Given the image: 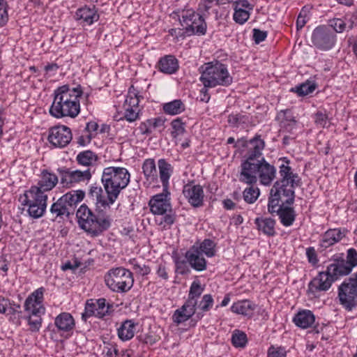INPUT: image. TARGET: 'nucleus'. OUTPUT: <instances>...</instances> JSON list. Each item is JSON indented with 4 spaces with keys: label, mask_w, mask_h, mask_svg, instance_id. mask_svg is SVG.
Segmentation results:
<instances>
[{
    "label": "nucleus",
    "mask_w": 357,
    "mask_h": 357,
    "mask_svg": "<svg viewBox=\"0 0 357 357\" xmlns=\"http://www.w3.org/2000/svg\"><path fill=\"white\" fill-rule=\"evenodd\" d=\"M328 120V114L326 113V112H323L321 111H318L314 114L315 123L321 126L323 128L326 126Z\"/></svg>",
    "instance_id": "nucleus-57"
},
{
    "label": "nucleus",
    "mask_w": 357,
    "mask_h": 357,
    "mask_svg": "<svg viewBox=\"0 0 357 357\" xmlns=\"http://www.w3.org/2000/svg\"><path fill=\"white\" fill-rule=\"evenodd\" d=\"M180 22L185 29V32L189 36H204L206 33L207 25L204 17L198 13L187 10L182 15Z\"/></svg>",
    "instance_id": "nucleus-10"
},
{
    "label": "nucleus",
    "mask_w": 357,
    "mask_h": 357,
    "mask_svg": "<svg viewBox=\"0 0 357 357\" xmlns=\"http://www.w3.org/2000/svg\"><path fill=\"white\" fill-rule=\"evenodd\" d=\"M249 144L251 146H248L246 159L241 164V170L243 171V175L246 178H251L248 174H245V170H249L252 165L255 164V160H260L262 156V151L265 147V142L264 139H261L260 135H256L252 139L249 140Z\"/></svg>",
    "instance_id": "nucleus-12"
},
{
    "label": "nucleus",
    "mask_w": 357,
    "mask_h": 357,
    "mask_svg": "<svg viewBox=\"0 0 357 357\" xmlns=\"http://www.w3.org/2000/svg\"><path fill=\"white\" fill-rule=\"evenodd\" d=\"M231 343L236 348H244L248 343L246 334L239 330H235L231 335Z\"/></svg>",
    "instance_id": "nucleus-42"
},
{
    "label": "nucleus",
    "mask_w": 357,
    "mask_h": 357,
    "mask_svg": "<svg viewBox=\"0 0 357 357\" xmlns=\"http://www.w3.org/2000/svg\"><path fill=\"white\" fill-rule=\"evenodd\" d=\"M142 169L144 174L148 181L151 182L157 181V169L153 159L149 158L145 160L142 165Z\"/></svg>",
    "instance_id": "nucleus-34"
},
{
    "label": "nucleus",
    "mask_w": 357,
    "mask_h": 357,
    "mask_svg": "<svg viewBox=\"0 0 357 357\" xmlns=\"http://www.w3.org/2000/svg\"><path fill=\"white\" fill-rule=\"evenodd\" d=\"M95 301L96 307L98 311V318H103L109 314V309L112 307V305L109 303L107 304L105 298H101L95 300Z\"/></svg>",
    "instance_id": "nucleus-43"
},
{
    "label": "nucleus",
    "mask_w": 357,
    "mask_h": 357,
    "mask_svg": "<svg viewBox=\"0 0 357 357\" xmlns=\"http://www.w3.org/2000/svg\"><path fill=\"white\" fill-rule=\"evenodd\" d=\"M85 195V192L82 190L68 192L52 204L50 213L54 215L55 218L62 219L63 216L69 218L74 213L77 204L84 199Z\"/></svg>",
    "instance_id": "nucleus-7"
},
{
    "label": "nucleus",
    "mask_w": 357,
    "mask_h": 357,
    "mask_svg": "<svg viewBox=\"0 0 357 357\" xmlns=\"http://www.w3.org/2000/svg\"><path fill=\"white\" fill-rule=\"evenodd\" d=\"M169 190L152 197L149 202L151 211L155 215H163L156 220L158 224L164 229L172 225L176 220V215L172 212Z\"/></svg>",
    "instance_id": "nucleus-6"
},
{
    "label": "nucleus",
    "mask_w": 357,
    "mask_h": 357,
    "mask_svg": "<svg viewBox=\"0 0 357 357\" xmlns=\"http://www.w3.org/2000/svg\"><path fill=\"white\" fill-rule=\"evenodd\" d=\"M73 135L69 127L59 125L49 129L47 140L55 148H64L72 140Z\"/></svg>",
    "instance_id": "nucleus-14"
},
{
    "label": "nucleus",
    "mask_w": 357,
    "mask_h": 357,
    "mask_svg": "<svg viewBox=\"0 0 357 357\" xmlns=\"http://www.w3.org/2000/svg\"><path fill=\"white\" fill-rule=\"evenodd\" d=\"M137 324L132 319H126L123 321L117 329L119 337L123 341L132 339L135 333Z\"/></svg>",
    "instance_id": "nucleus-31"
},
{
    "label": "nucleus",
    "mask_w": 357,
    "mask_h": 357,
    "mask_svg": "<svg viewBox=\"0 0 357 357\" xmlns=\"http://www.w3.org/2000/svg\"><path fill=\"white\" fill-rule=\"evenodd\" d=\"M54 325L59 331L70 332L75 326L73 317L69 312H61L56 317Z\"/></svg>",
    "instance_id": "nucleus-26"
},
{
    "label": "nucleus",
    "mask_w": 357,
    "mask_h": 357,
    "mask_svg": "<svg viewBox=\"0 0 357 357\" xmlns=\"http://www.w3.org/2000/svg\"><path fill=\"white\" fill-rule=\"evenodd\" d=\"M245 117L241 114H230L228 116V123L234 126H238V124L245 122Z\"/></svg>",
    "instance_id": "nucleus-62"
},
{
    "label": "nucleus",
    "mask_w": 357,
    "mask_h": 357,
    "mask_svg": "<svg viewBox=\"0 0 357 357\" xmlns=\"http://www.w3.org/2000/svg\"><path fill=\"white\" fill-rule=\"evenodd\" d=\"M130 173L127 169L119 167H108L103 169L101 181L105 193L100 185H90L87 195L94 203L92 211L86 204L77 209L76 216L81 229L93 236L107 230L112 224L108 212L118 199L120 192L130 182Z\"/></svg>",
    "instance_id": "nucleus-1"
},
{
    "label": "nucleus",
    "mask_w": 357,
    "mask_h": 357,
    "mask_svg": "<svg viewBox=\"0 0 357 357\" xmlns=\"http://www.w3.org/2000/svg\"><path fill=\"white\" fill-rule=\"evenodd\" d=\"M60 178V183L63 188H71L76 183L80 182L89 181L92 176L89 169L84 171L72 170L66 167H59L56 169Z\"/></svg>",
    "instance_id": "nucleus-11"
},
{
    "label": "nucleus",
    "mask_w": 357,
    "mask_h": 357,
    "mask_svg": "<svg viewBox=\"0 0 357 357\" xmlns=\"http://www.w3.org/2000/svg\"><path fill=\"white\" fill-rule=\"evenodd\" d=\"M306 256L309 263L315 266L318 264L319 259L315 249L313 247H309L306 249Z\"/></svg>",
    "instance_id": "nucleus-60"
},
{
    "label": "nucleus",
    "mask_w": 357,
    "mask_h": 357,
    "mask_svg": "<svg viewBox=\"0 0 357 357\" xmlns=\"http://www.w3.org/2000/svg\"><path fill=\"white\" fill-rule=\"evenodd\" d=\"M219 0H201L198 6V13L204 17L213 14L217 20L219 18Z\"/></svg>",
    "instance_id": "nucleus-24"
},
{
    "label": "nucleus",
    "mask_w": 357,
    "mask_h": 357,
    "mask_svg": "<svg viewBox=\"0 0 357 357\" xmlns=\"http://www.w3.org/2000/svg\"><path fill=\"white\" fill-rule=\"evenodd\" d=\"M23 198L22 201V205H29L32 204L33 203L35 204H43L45 202V204H47V195L44 193V192L39 190V188H36V186L33 185L30 188L29 190L25 191L23 195Z\"/></svg>",
    "instance_id": "nucleus-21"
},
{
    "label": "nucleus",
    "mask_w": 357,
    "mask_h": 357,
    "mask_svg": "<svg viewBox=\"0 0 357 357\" xmlns=\"http://www.w3.org/2000/svg\"><path fill=\"white\" fill-rule=\"evenodd\" d=\"M172 130L171 135L172 137L176 138L179 135H182L185 132V123L183 122L181 118H176L171 122Z\"/></svg>",
    "instance_id": "nucleus-45"
},
{
    "label": "nucleus",
    "mask_w": 357,
    "mask_h": 357,
    "mask_svg": "<svg viewBox=\"0 0 357 357\" xmlns=\"http://www.w3.org/2000/svg\"><path fill=\"white\" fill-rule=\"evenodd\" d=\"M347 229L342 231L340 229H330L323 235L321 245L324 248H328L339 242L346 236Z\"/></svg>",
    "instance_id": "nucleus-25"
},
{
    "label": "nucleus",
    "mask_w": 357,
    "mask_h": 357,
    "mask_svg": "<svg viewBox=\"0 0 357 357\" xmlns=\"http://www.w3.org/2000/svg\"><path fill=\"white\" fill-rule=\"evenodd\" d=\"M282 163L279 167L280 178L273 185L268 199V211L274 213V208L280 202L286 205H292L295 200V188L302 185L301 178L298 174L294 173L289 166V160L282 158Z\"/></svg>",
    "instance_id": "nucleus-2"
},
{
    "label": "nucleus",
    "mask_w": 357,
    "mask_h": 357,
    "mask_svg": "<svg viewBox=\"0 0 357 357\" xmlns=\"http://www.w3.org/2000/svg\"><path fill=\"white\" fill-rule=\"evenodd\" d=\"M213 299L211 294H205L203 296L198 307L203 312L208 311L213 306Z\"/></svg>",
    "instance_id": "nucleus-52"
},
{
    "label": "nucleus",
    "mask_w": 357,
    "mask_h": 357,
    "mask_svg": "<svg viewBox=\"0 0 357 357\" xmlns=\"http://www.w3.org/2000/svg\"><path fill=\"white\" fill-rule=\"evenodd\" d=\"M328 27L333 28L334 33H342L346 30L347 24L340 18H333L328 22Z\"/></svg>",
    "instance_id": "nucleus-50"
},
{
    "label": "nucleus",
    "mask_w": 357,
    "mask_h": 357,
    "mask_svg": "<svg viewBox=\"0 0 357 357\" xmlns=\"http://www.w3.org/2000/svg\"><path fill=\"white\" fill-rule=\"evenodd\" d=\"M344 262L352 269L357 266V251L356 249L349 248L347 250Z\"/></svg>",
    "instance_id": "nucleus-51"
},
{
    "label": "nucleus",
    "mask_w": 357,
    "mask_h": 357,
    "mask_svg": "<svg viewBox=\"0 0 357 357\" xmlns=\"http://www.w3.org/2000/svg\"><path fill=\"white\" fill-rule=\"evenodd\" d=\"M315 317L312 311L303 310L299 311L293 318V321L299 328H307L314 324Z\"/></svg>",
    "instance_id": "nucleus-29"
},
{
    "label": "nucleus",
    "mask_w": 357,
    "mask_h": 357,
    "mask_svg": "<svg viewBox=\"0 0 357 357\" xmlns=\"http://www.w3.org/2000/svg\"><path fill=\"white\" fill-rule=\"evenodd\" d=\"M21 305L20 304L15 303L14 301H10V304L8 306V314L15 316L17 314L18 319H23L22 312L20 310Z\"/></svg>",
    "instance_id": "nucleus-59"
},
{
    "label": "nucleus",
    "mask_w": 357,
    "mask_h": 357,
    "mask_svg": "<svg viewBox=\"0 0 357 357\" xmlns=\"http://www.w3.org/2000/svg\"><path fill=\"white\" fill-rule=\"evenodd\" d=\"M257 305L249 300H241L234 303L231 306L232 312L243 316L251 317Z\"/></svg>",
    "instance_id": "nucleus-27"
},
{
    "label": "nucleus",
    "mask_w": 357,
    "mask_h": 357,
    "mask_svg": "<svg viewBox=\"0 0 357 357\" xmlns=\"http://www.w3.org/2000/svg\"><path fill=\"white\" fill-rule=\"evenodd\" d=\"M94 299H89L86 301L84 307V312L82 313V319L86 321L88 318L94 316L97 317V309Z\"/></svg>",
    "instance_id": "nucleus-44"
},
{
    "label": "nucleus",
    "mask_w": 357,
    "mask_h": 357,
    "mask_svg": "<svg viewBox=\"0 0 357 357\" xmlns=\"http://www.w3.org/2000/svg\"><path fill=\"white\" fill-rule=\"evenodd\" d=\"M159 70L168 75L175 73L178 69V61L173 55H166L158 61Z\"/></svg>",
    "instance_id": "nucleus-30"
},
{
    "label": "nucleus",
    "mask_w": 357,
    "mask_h": 357,
    "mask_svg": "<svg viewBox=\"0 0 357 357\" xmlns=\"http://www.w3.org/2000/svg\"><path fill=\"white\" fill-rule=\"evenodd\" d=\"M337 297L340 303L347 311H351L357 306V272L338 287Z\"/></svg>",
    "instance_id": "nucleus-9"
},
{
    "label": "nucleus",
    "mask_w": 357,
    "mask_h": 357,
    "mask_svg": "<svg viewBox=\"0 0 357 357\" xmlns=\"http://www.w3.org/2000/svg\"><path fill=\"white\" fill-rule=\"evenodd\" d=\"M158 165L162 188L167 191L169 190V179L173 172V167L163 158L158 160Z\"/></svg>",
    "instance_id": "nucleus-32"
},
{
    "label": "nucleus",
    "mask_w": 357,
    "mask_h": 357,
    "mask_svg": "<svg viewBox=\"0 0 357 357\" xmlns=\"http://www.w3.org/2000/svg\"><path fill=\"white\" fill-rule=\"evenodd\" d=\"M74 18L82 26H89L97 22L100 15L95 6L92 7L85 6L77 10Z\"/></svg>",
    "instance_id": "nucleus-18"
},
{
    "label": "nucleus",
    "mask_w": 357,
    "mask_h": 357,
    "mask_svg": "<svg viewBox=\"0 0 357 357\" xmlns=\"http://www.w3.org/2000/svg\"><path fill=\"white\" fill-rule=\"evenodd\" d=\"M291 205H286V204H279L277 208H274V213H276L280 220L281 223L284 227H289L293 225L296 219V212Z\"/></svg>",
    "instance_id": "nucleus-22"
},
{
    "label": "nucleus",
    "mask_w": 357,
    "mask_h": 357,
    "mask_svg": "<svg viewBox=\"0 0 357 357\" xmlns=\"http://www.w3.org/2000/svg\"><path fill=\"white\" fill-rule=\"evenodd\" d=\"M197 303L186 300L184 304L176 310L172 315L174 323L179 325L190 319L196 312Z\"/></svg>",
    "instance_id": "nucleus-20"
},
{
    "label": "nucleus",
    "mask_w": 357,
    "mask_h": 357,
    "mask_svg": "<svg viewBox=\"0 0 357 357\" xmlns=\"http://www.w3.org/2000/svg\"><path fill=\"white\" fill-rule=\"evenodd\" d=\"M82 94L80 85L70 88L65 84L58 87L54 91V100L49 110L50 115L56 119L75 118L80 112L79 98Z\"/></svg>",
    "instance_id": "nucleus-3"
},
{
    "label": "nucleus",
    "mask_w": 357,
    "mask_h": 357,
    "mask_svg": "<svg viewBox=\"0 0 357 357\" xmlns=\"http://www.w3.org/2000/svg\"><path fill=\"white\" fill-rule=\"evenodd\" d=\"M267 37V31H261L258 29H253V39L255 43L259 44L266 40Z\"/></svg>",
    "instance_id": "nucleus-63"
},
{
    "label": "nucleus",
    "mask_w": 357,
    "mask_h": 357,
    "mask_svg": "<svg viewBox=\"0 0 357 357\" xmlns=\"http://www.w3.org/2000/svg\"><path fill=\"white\" fill-rule=\"evenodd\" d=\"M197 245L198 251L202 255H205L208 257H212L215 255V243L209 238L204 239L199 245Z\"/></svg>",
    "instance_id": "nucleus-35"
},
{
    "label": "nucleus",
    "mask_w": 357,
    "mask_h": 357,
    "mask_svg": "<svg viewBox=\"0 0 357 357\" xmlns=\"http://www.w3.org/2000/svg\"><path fill=\"white\" fill-rule=\"evenodd\" d=\"M317 85L314 82L307 80L294 88L291 91L296 93L299 96H304L312 93L317 88Z\"/></svg>",
    "instance_id": "nucleus-38"
},
{
    "label": "nucleus",
    "mask_w": 357,
    "mask_h": 357,
    "mask_svg": "<svg viewBox=\"0 0 357 357\" xmlns=\"http://www.w3.org/2000/svg\"><path fill=\"white\" fill-rule=\"evenodd\" d=\"M172 259L175 264V272L176 273L184 275L190 273L189 264L185 257L183 258L178 255H174Z\"/></svg>",
    "instance_id": "nucleus-36"
},
{
    "label": "nucleus",
    "mask_w": 357,
    "mask_h": 357,
    "mask_svg": "<svg viewBox=\"0 0 357 357\" xmlns=\"http://www.w3.org/2000/svg\"><path fill=\"white\" fill-rule=\"evenodd\" d=\"M25 206L28 207L27 212L29 216L35 219L42 217L47 208V204H45V202L40 204H35L33 203L32 204Z\"/></svg>",
    "instance_id": "nucleus-41"
},
{
    "label": "nucleus",
    "mask_w": 357,
    "mask_h": 357,
    "mask_svg": "<svg viewBox=\"0 0 357 357\" xmlns=\"http://www.w3.org/2000/svg\"><path fill=\"white\" fill-rule=\"evenodd\" d=\"M107 287L116 293H126L134 284L132 273L123 267L111 268L105 275Z\"/></svg>",
    "instance_id": "nucleus-8"
},
{
    "label": "nucleus",
    "mask_w": 357,
    "mask_h": 357,
    "mask_svg": "<svg viewBox=\"0 0 357 357\" xmlns=\"http://www.w3.org/2000/svg\"><path fill=\"white\" fill-rule=\"evenodd\" d=\"M335 281L325 271H321L308 284L307 294L315 296L319 291H326Z\"/></svg>",
    "instance_id": "nucleus-17"
},
{
    "label": "nucleus",
    "mask_w": 357,
    "mask_h": 357,
    "mask_svg": "<svg viewBox=\"0 0 357 357\" xmlns=\"http://www.w3.org/2000/svg\"><path fill=\"white\" fill-rule=\"evenodd\" d=\"M255 224L259 231L263 233L268 237H273L276 235L275 224L276 222L271 218L258 217L255 220Z\"/></svg>",
    "instance_id": "nucleus-23"
},
{
    "label": "nucleus",
    "mask_w": 357,
    "mask_h": 357,
    "mask_svg": "<svg viewBox=\"0 0 357 357\" xmlns=\"http://www.w3.org/2000/svg\"><path fill=\"white\" fill-rule=\"evenodd\" d=\"M307 10L305 9V8H302L301 10L296 22V29L297 31L301 30L307 23Z\"/></svg>",
    "instance_id": "nucleus-58"
},
{
    "label": "nucleus",
    "mask_w": 357,
    "mask_h": 357,
    "mask_svg": "<svg viewBox=\"0 0 357 357\" xmlns=\"http://www.w3.org/2000/svg\"><path fill=\"white\" fill-rule=\"evenodd\" d=\"M201 82L206 87L217 86H229L233 82V77L229 74L227 65L218 61H211L199 68Z\"/></svg>",
    "instance_id": "nucleus-4"
},
{
    "label": "nucleus",
    "mask_w": 357,
    "mask_h": 357,
    "mask_svg": "<svg viewBox=\"0 0 357 357\" xmlns=\"http://www.w3.org/2000/svg\"><path fill=\"white\" fill-rule=\"evenodd\" d=\"M8 4L5 0H0V27L3 26L8 21Z\"/></svg>",
    "instance_id": "nucleus-53"
},
{
    "label": "nucleus",
    "mask_w": 357,
    "mask_h": 357,
    "mask_svg": "<svg viewBox=\"0 0 357 357\" xmlns=\"http://www.w3.org/2000/svg\"><path fill=\"white\" fill-rule=\"evenodd\" d=\"M279 119H282L280 124L281 126L288 130H291L296 125V121L291 115V111L289 109L282 110L278 116Z\"/></svg>",
    "instance_id": "nucleus-39"
},
{
    "label": "nucleus",
    "mask_w": 357,
    "mask_h": 357,
    "mask_svg": "<svg viewBox=\"0 0 357 357\" xmlns=\"http://www.w3.org/2000/svg\"><path fill=\"white\" fill-rule=\"evenodd\" d=\"M312 43L317 49L328 50L336 43V34L328 26L321 25L316 27L312 34Z\"/></svg>",
    "instance_id": "nucleus-13"
},
{
    "label": "nucleus",
    "mask_w": 357,
    "mask_h": 357,
    "mask_svg": "<svg viewBox=\"0 0 357 357\" xmlns=\"http://www.w3.org/2000/svg\"><path fill=\"white\" fill-rule=\"evenodd\" d=\"M125 107V113L123 118H121V119H125L126 121L129 122H133L136 121L138 119L139 114L137 111V109L136 108H132V107Z\"/></svg>",
    "instance_id": "nucleus-56"
},
{
    "label": "nucleus",
    "mask_w": 357,
    "mask_h": 357,
    "mask_svg": "<svg viewBox=\"0 0 357 357\" xmlns=\"http://www.w3.org/2000/svg\"><path fill=\"white\" fill-rule=\"evenodd\" d=\"M44 291L45 289L43 287H40L35 290L28 297H31V298L33 299L35 303H38V305H42Z\"/></svg>",
    "instance_id": "nucleus-61"
},
{
    "label": "nucleus",
    "mask_w": 357,
    "mask_h": 357,
    "mask_svg": "<svg viewBox=\"0 0 357 357\" xmlns=\"http://www.w3.org/2000/svg\"><path fill=\"white\" fill-rule=\"evenodd\" d=\"M162 109L167 114L177 115L185 111V106L181 100L176 99L163 104Z\"/></svg>",
    "instance_id": "nucleus-33"
},
{
    "label": "nucleus",
    "mask_w": 357,
    "mask_h": 357,
    "mask_svg": "<svg viewBox=\"0 0 357 357\" xmlns=\"http://www.w3.org/2000/svg\"><path fill=\"white\" fill-rule=\"evenodd\" d=\"M259 194L260 192L258 188L252 186L246 188L243 192V199L248 204H253L258 199Z\"/></svg>",
    "instance_id": "nucleus-47"
},
{
    "label": "nucleus",
    "mask_w": 357,
    "mask_h": 357,
    "mask_svg": "<svg viewBox=\"0 0 357 357\" xmlns=\"http://www.w3.org/2000/svg\"><path fill=\"white\" fill-rule=\"evenodd\" d=\"M131 264L133 265L134 271L138 275L144 276L149 274L151 272V268L149 266L146 264H140L136 262L135 259L131 262Z\"/></svg>",
    "instance_id": "nucleus-55"
},
{
    "label": "nucleus",
    "mask_w": 357,
    "mask_h": 357,
    "mask_svg": "<svg viewBox=\"0 0 357 357\" xmlns=\"http://www.w3.org/2000/svg\"><path fill=\"white\" fill-rule=\"evenodd\" d=\"M234 13L233 15L234 20L239 24H243L245 22H247L250 17V12L245 9L242 8H234Z\"/></svg>",
    "instance_id": "nucleus-48"
},
{
    "label": "nucleus",
    "mask_w": 357,
    "mask_h": 357,
    "mask_svg": "<svg viewBox=\"0 0 357 357\" xmlns=\"http://www.w3.org/2000/svg\"><path fill=\"white\" fill-rule=\"evenodd\" d=\"M331 261L332 262L327 266L326 273L335 281L344 276L349 275L353 270L344 262V255L343 253L334 255Z\"/></svg>",
    "instance_id": "nucleus-15"
},
{
    "label": "nucleus",
    "mask_w": 357,
    "mask_h": 357,
    "mask_svg": "<svg viewBox=\"0 0 357 357\" xmlns=\"http://www.w3.org/2000/svg\"><path fill=\"white\" fill-rule=\"evenodd\" d=\"M246 173L252 177L246 178V176L243 175V171L241 170L239 175V181L241 182L248 185H254L257 182V174H258L261 184L268 186L275 178L276 168L262 157L255 164L252 165L249 170H245V174Z\"/></svg>",
    "instance_id": "nucleus-5"
},
{
    "label": "nucleus",
    "mask_w": 357,
    "mask_h": 357,
    "mask_svg": "<svg viewBox=\"0 0 357 357\" xmlns=\"http://www.w3.org/2000/svg\"><path fill=\"white\" fill-rule=\"evenodd\" d=\"M203 291L204 289L201 287L199 282L194 281L190 287L187 300L197 303V299L201 296Z\"/></svg>",
    "instance_id": "nucleus-46"
},
{
    "label": "nucleus",
    "mask_w": 357,
    "mask_h": 357,
    "mask_svg": "<svg viewBox=\"0 0 357 357\" xmlns=\"http://www.w3.org/2000/svg\"><path fill=\"white\" fill-rule=\"evenodd\" d=\"M23 319L27 320L31 332L39 331L43 321L41 317H32L31 315H26L24 316Z\"/></svg>",
    "instance_id": "nucleus-49"
},
{
    "label": "nucleus",
    "mask_w": 357,
    "mask_h": 357,
    "mask_svg": "<svg viewBox=\"0 0 357 357\" xmlns=\"http://www.w3.org/2000/svg\"><path fill=\"white\" fill-rule=\"evenodd\" d=\"M138 92L131 86L128 89V93L126 96L124 107H132L137 109L139 102V96Z\"/></svg>",
    "instance_id": "nucleus-40"
},
{
    "label": "nucleus",
    "mask_w": 357,
    "mask_h": 357,
    "mask_svg": "<svg viewBox=\"0 0 357 357\" xmlns=\"http://www.w3.org/2000/svg\"><path fill=\"white\" fill-rule=\"evenodd\" d=\"M183 195L192 206L199 208L204 205V193L202 185L189 182L184 185Z\"/></svg>",
    "instance_id": "nucleus-16"
},
{
    "label": "nucleus",
    "mask_w": 357,
    "mask_h": 357,
    "mask_svg": "<svg viewBox=\"0 0 357 357\" xmlns=\"http://www.w3.org/2000/svg\"><path fill=\"white\" fill-rule=\"evenodd\" d=\"M268 357H287L284 347L271 346L268 349Z\"/></svg>",
    "instance_id": "nucleus-54"
},
{
    "label": "nucleus",
    "mask_w": 357,
    "mask_h": 357,
    "mask_svg": "<svg viewBox=\"0 0 357 357\" xmlns=\"http://www.w3.org/2000/svg\"><path fill=\"white\" fill-rule=\"evenodd\" d=\"M59 176L49 172L44 169L41 173V179L38 181L36 188H39L43 192L50 191L53 189L59 181Z\"/></svg>",
    "instance_id": "nucleus-28"
},
{
    "label": "nucleus",
    "mask_w": 357,
    "mask_h": 357,
    "mask_svg": "<svg viewBox=\"0 0 357 357\" xmlns=\"http://www.w3.org/2000/svg\"><path fill=\"white\" fill-rule=\"evenodd\" d=\"M185 257L186 259H188L190 267L194 270L202 272L206 269L207 261L203 257V255L198 251L196 244L191 246L190 249L186 251Z\"/></svg>",
    "instance_id": "nucleus-19"
},
{
    "label": "nucleus",
    "mask_w": 357,
    "mask_h": 357,
    "mask_svg": "<svg viewBox=\"0 0 357 357\" xmlns=\"http://www.w3.org/2000/svg\"><path fill=\"white\" fill-rule=\"evenodd\" d=\"M78 164L84 166H91L98 160L97 155L90 150L80 152L76 158Z\"/></svg>",
    "instance_id": "nucleus-37"
},
{
    "label": "nucleus",
    "mask_w": 357,
    "mask_h": 357,
    "mask_svg": "<svg viewBox=\"0 0 357 357\" xmlns=\"http://www.w3.org/2000/svg\"><path fill=\"white\" fill-rule=\"evenodd\" d=\"M139 129L142 135H150L152 132L150 121L147 119L146 121L141 123Z\"/></svg>",
    "instance_id": "nucleus-64"
}]
</instances>
